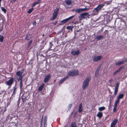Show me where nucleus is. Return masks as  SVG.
<instances>
[{
    "label": "nucleus",
    "instance_id": "36",
    "mask_svg": "<svg viewBox=\"0 0 127 127\" xmlns=\"http://www.w3.org/2000/svg\"><path fill=\"white\" fill-rule=\"evenodd\" d=\"M2 10L3 11L4 13H5L6 12V10L3 7H1Z\"/></svg>",
    "mask_w": 127,
    "mask_h": 127
},
{
    "label": "nucleus",
    "instance_id": "55",
    "mask_svg": "<svg viewBox=\"0 0 127 127\" xmlns=\"http://www.w3.org/2000/svg\"><path fill=\"white\" fill-rule=\"evenodd\" d=\"M3 40H0V42H3Z\"/></svg>",
    "mask_w": 127,
    "mask_h": 127
},
{
    "label": "nucleus",
    "instance_id": "27",
    "mask_svg": "<svg viewBox=\"0 0 127 127\" xmlns=\"http://www.w3.org/2000/svg\"><path fill=\"white\" fill-rule=\"evenodd\" d=\"M103 38V36L101 35H99L96 37V38L98 39H102Z\"/></svg>",
    "mask_w": 127,
    "mask_h": 127
},
{
    "label": "nucleus",
    "instance_id": "51",
    "mask_svg": "<svg viewBox=\"0 0 127 127\" xmlns=\"http://www.w3.org/2000/svg\"><path fill=\"white\" fill-rule=\"evenodd\" d=\"M30 118V116H28V119H29Z\"/></svg>",
    "mask_w": 127,
    "mask_h": 127
},
{
    "label": "nucleus",
    "instance_id": "48",
    "mask_svg": "<svg viewBox=\"0 0 127 127\" xmlns=\"http://www.w3.org/2000/svg\"><path fill=\"white\" fill-rule=\"evenodd\" d=\"M44 123V127H47V126L46 123H46Z\"/></svg>",
    "mask_w": 127,
    "mask_h": 127
},
{
    "label": "nucleus",
    "instance_id": "19",
    "mask_svg": "<svg viewBox=\"0 0 127 127\" xmlns=\"http://www.w3.org/2000/svg\"><path fill=\"white\" fill-rule=\"evenodd\" d=\"M40 0H38L36 2L32 4V7H34V6L36 5L37 4H38L40 2Z\"/></svg>",
    "mask_w": 127,
    "mask_h": 127
},
{
    "label": "nucleus",
    "instance_id": "2",
    "mask_svg": "<svg viewBox=\"0 0 127 127\" xmlns=\"http://www.w3.org/2000/svg\"><path fill=\"white\" fill-rule=\"evenodd\" d=\"M23 71L19 70L16 73V76L17 78L18 79V81H20V80H21L23 78V76L22 75Z\"/></svg>",
    "mask_w": 127,
    "mask_h": 127
},
{
    "label": "nucleus",
    "instance_id": "8",
    "mask_svg": "<svg viewBox=\"0 0 127 127\" xmlns=\"http://www.w3.org/2000/svg\"><path fill=\"white\" fill-rule=\"evenodd\" d=\"M118 122V120L116 118H114L111 124L110 127H115V126Z\"/></svg>",
    "mask_w": 127,
    "mask_h": 127
},
{
    "label": "nucleus",
    "instance_id": "40",
    "mask_svg": "<svg viewBox=\"0 0 127 127\" xmlns=\"http://www.w3.org/2000/svg\"><path fill=\"white\" fill-rule=\"evenodd\" d=\"M72 106V104H69L68 106V108L69 109H71V107Z\"/></svg>",
    "mask_w": 127,
    "mask_h": 127
},
{
    "label": "nucleus",
    "instance_id": "11",
    "mask_svg": "<svg viewBox=\"0 0 127 127\" xmlns=\"http://www.w3.org/2000/svg\"><path fill=\"white\" fill-rule=\"evenodd\" d=\"M50 78V75H48L45 76L44 80V82L45 83L47 82Z\"/></svg>",
    "mask_w": 127,
    "mask_h": 127
},
{
    "label": "nucleus",
    "instance_id": "49",
    "mask_svg": "<svg viewBox=\"0 0 127 127\" xmlns=\"http://www.w3.org/2000/svg\"><path fill=\"white\" fill-rule=\"evenodd\" d=\"M72 11H74L76 13V9H73L72 10Z\"/></svg>",
    "mask_w": 127,
    "mask_h": 127
},
{
    "label": "nucleus",
    "instance_id": "30",
    "mask_svg": "<svg viewBox=\"0 0 127 127\" xmlns=\"http://www.w3.org/2000/svg\"><path fill=\"white\" fill-rule=\"evenodd\" d=\"M33 10V8L30 9L28 11V12L29 13H31L32 12Z\"/></svg>",
    "mask_w": 127,
    "mask_h": 127
},
{
    "label": "nucleus",
    "instance_id": "23",
    "mask_svg": "<svg viewBox=\"0 0 127 127\" xmlns=\"http://www.w3.org/2000/svg\"><path fill=\"white\" fill-rule=\"evenodd\" d=\"M105 109V107H104L102 106L98 108V110L100 111H101L104 110Z\"/></svg>",
    "mask_w": 127,
    "mask_h": 127
},
{
    "label": "nucleus",
    "instance_id": "50",
    "mask_svg": "<svg viewBox=\"0 0 127 127\" xmlns=\"http://www.w3.org/2000/svg\"><path fill=\"white\" fill-rule=\"evenodd\" d=\"M113 81V80L112 79H111L109 81V82L110 83H111Z\"/></svg>",
    "mask_w": 127,
    "mask_h": 127
},
{
    "label": "nucleus",
    "instance_id": "21",
    "mask_svg": "<svg viewBox=\"0 0 127 127\" xmlns=\"http://www.w3.org/2000/svg\"><path fill=\"white\" fill-rule=\"evenodd\" d=\"M65 2L67 5H70L71 3V1L69 0H66Z\"/></svg>",
    "mask_w": 127,
    "mask_h": 127
},
{
    "label": "nucleus",
    "instance_id": "16",
    "mask_svg": "<svg viewBox=\"0 0 127 127\" xmlns=\"http://www.w3.org/2000/svg\"><path fill=\"white\" fill-rule=\"evenodd\" d=\"M103 115L102 113L100 112H99L97 114V116L99 118H100L102 117Z\"/></svg>",
    "mask_w": 127,
    "mask_h": 127
},
{
    "label": "nucleus",
    "instance_id": "29",
    "mask_svg": "<svg viewBox=\"0 0 127 127\" xmlns=\"http://www.w3.org/2000/svg\"><path fill=\"white\" fill-rule=\"evenodd\" d=\"M31 37V36L30 34H27L26 35V36L25 38V39L26 40H29L30 39Z\"/></svg>",
    "mask_w": 127,
    "mask_h": 127
},
{
    "label": "nucleus",
    "instance_id": "52",
    "mask_svg": "<svg viewBox=\"0 0 127 127\" xmlns=\"http://www.w3.org/2000/svg\"><path fill=\"white\" fill-rule=\"evenodd\" d=\"M6 84L7 85H8V81H7L6 82Z\"/></svg>",
    "mask_w": 127,
    "mask_h": 127
},
{
    "label": "nucleus",
    "instance_id": "47",
    "mask_svg": "<svg viewBox=\"0 0 127 127\" xmlns=\"http://www.w3.org/2000/svg\"><path fill=\"white\" fill-rule=\"evenodd\" d=\"M32 42V41L31 40L28 43V46H29L30 44H31Z\"/></svg>",
    "mask_w": 127,
    "mask_h": 127
},
{
    "label": "nucleus",
    "instance_id": "35",
    "mask_svg": "<svg viewBox=\"0 0 127 127\" xmlns=\"http://www.w3.org/2000/svg\"><path fill=\"white\" fill-rule=\"evenodd\" d=\"M99 72V71L96 70V72H95V76L96 77H97L98 75Z\"/></svg>",
    "mask_w": 127,
    "mask_h": 127
},
{
    "label": "nucleus",
    "instance_id": "13",
    "mask_svg": "<svg viewBox=\"0 0 127 127\" xmlns=\"http://www.w3.org/2000/svg\"><path fill=\"white\" fill-rule=\"evenodd\" d=\"M126 61H122L119 62H118L117 63H116V65H119L122 64H123L124 63V62H126Z\"/></svg>",
    "mask_w": 127,
    "mask_h": 127
},
{
    "label": "nucleus",
    "instance_id": "24",
    "mask_svg": "<svg viewBox=\"0 0 127 127\" xmlns=\"http://www.w3.org/2000/svg\"><path fill=\"white\" fill-rule=\"evenodd\" d=\"M76 127V124L75 122L72 123L70 126V127Z\"/></svg>",
    "mask_w": 127,
    "mask_h": 127
},
{
    "label": "nucleus",
    "instance_id": "14",
    "mask_svg": "<svg viewBox=\"0 0 127 127\" xmlns=\"http://www.w3.org/2000/svg\"><path fill=\"white\" fill-rule=\"evenodd\" d=\"M122 68V67H121L119 68L118 69L116 70L113 73V75H116L117 73L119 72Z\"/></svg>",
    "mask_w": 127,
    "mask_h": 127
},
{
    "label": "nucleus",
    "instance_id": "18",
    "mask_svg": "<svg viewBox=\"0 0 127 127\" xmlns=\"http://www.w3.org/2000/svg\"><path fill=\"white\" fill-rule=\"evenodd\" d=\"M68 21L67 19H65L61 21V23L60 24V25H62L64 24L65 23L67 22Z\"/></svg>",
    "mask_w": 127,
    "mask_h": 127
},
{
    "label": "nucleus",
    "instance_id": "38",
    "mask_svg": "<svg viewBox=\"0 0 127 127\" xmlns=\"http://www.w3.org/2000/svg\"><path fill=\"white\" fill-rule=\"evenodd\" d=\"M101 67V65H99V66L97 68V69L96 70L98 71H99V69H100V68Z\"/></svg>",
    "mask_w": 127,
    "mask_h": 127
},
{
    "label": "nucleus",
    "instance_id": "31",
    "mask_svg": "<svg viewBox=\"0 0 127 127\" xmlns=\"http://www.w3.org/2000/svg\"><path fill=\"white\" fill-rule=\"evenodd\" d=\"M120 83L117 82L116 83V86L115 88L118 89Z\"/></svg>",
    "mask_w": 127,
    "mask_h": 127
},
{
    "label": "nucleus",
    "instance_id": "15",
    "mask_svg": "<svg viewBox=\"0 0 127 127\" xmlns=\"http://www.w3.org/2000/svg\"><path fill=\"white\" fill-rule=\"evenodd\" d=\"M13 78H10L8 80V86L11 85L13 83Z\"/></svg>",
    "mask_w": 127,
    "mask_h": 127
},
{
    "label": "nucleus",
    "instance_id": "56",
    "mask_svg": "<svg viewBox=\"0 0 127 127\" xmlns=\"http://www.w3.org/2000/svg\"><path fill=\"white\" fill-rule=\"evenodd\" d=\"M11 70H10L9 71H11V70H12V68H11V69H10Z\"/></svg>",
    "mask_w": 127,
    "mask_h": 127
},
{
    "label": "nucleus",
    "instance_id": "3",
    "mask_svg": "<svg viewBox=\"0 0 127 127\" xmlns=\"http://www.w3.org/2000/svg\"><path fill=\"white\" fill-rule=\"evenodd\" d=\"M78 71L77 70L70 71L67 74L69 76H74L78 75Z\"/></svg>",
    "mask_w": 127,
    "mask_h": 127
},
{
    "label": "nucleus",
    "instance_id": "58",
    "mask_svg": "<svg viewBox=\"0 0 127 127\" xmlns=\"http://www.w3.org/2000/svg\"><path fill=\"white\" fill-rule=\"evenodd\" d=\"M16 0H11L12 1H15Z\"/></svg>",
    "mask_w": 127,
    "mask_h": 127
},
{
    "label": "nucleus",
    "instance_id": "44",
    "mask_svg": "<svg viewBox=\"0 0 127 127\" xmlns=\"http://www.w3.org/2000/svg\"><path fill=\"white\" fill-rule=\"evenodd\" d=\"M16 92V89L14 88L13 90V94H15Z\"/></svg>",
    "mask_w": 127,
    "mask_h": 127
},
{
    "label": "nucleus",
    "instance_id": "57",
    "mask_svg": "<svg viewBox=\"0 0 127 127\" xmlns=\"http://www.w3.org/2000/svg\"><path fill=\"white\" fill-rule=\"evenodd\" d=\"M11 70H10L9 71H11V70H12V68H11V69H10Z\"/></svg>",
    "mask_w": 127,
    "mask_h": 127
},
{
    "label": "nucleus",
    "instance_id": "25",
    "mask_svg": "<svg viewBox=\"0 0 127 127\" xmlns=\"http://www.w3.org/2000/svg\"><path fill=\"white\" fill-rule=\"evenodd\" d=\"M22 98L23 102H25L27 100V97H25L24 96H22Z\"/></svg>",
    "mask_w": 127,
    "mask_h": 127
},
{
    "label": "nucleus",
    "instance_id": "61",
    "mask_svg": "<svg viewBox=\"0 0 127 127\" xmlns=\"http://www.w3.org/2000/svg\"><path fill=\"white\" fill-rule=\"evenodd\" d=\"M66 127V126H65L64 127Z\"/></svg>",
    "mask_w": 127,
    "mask_h": 127
},
{
    "label": "nucleus",
    "instance_id": "60",
    "mask_svg": "<svg viewBox=\"0 0 127 127\" xmlns=\"http://www.w3.org/2000/svg\"><path fill=\"white\" fill-rule=\"evenodd\" d=\"M110 104H111V103L110 102Z\"/></svg>",
    "mask_w": 127,
    "mask_h": 127
},
{
    "label": "nucleus",
    "instance_id": "33",
    "mask_svg": "<svg viewBox=\"0 0 127 127\" xmlns=\"http://www.w3.org/2000/svg\"><path fill=\"white\" fill-rule=\"evenodd\" d=\"M74 15H72L67 19L68 21L69 20L72 19V18H73L74 17Z\"/></svg>",
    "mask_w": 127,
    "mask_h": 127
},
{
    "label": "nucleus",
    "instance_id": "43",
    "mask_svg": "<svg viewBox=\"0 0 127 127\" xmlns=\"http://www.w3.org/2000/svg\"><path fill=\"white\" fill-rule=\"evenodd\" d=\"M82 111V108H79L78 111L79 113L81 112Z\"/></svg>",
    "mask_w": 127,
    "mask_h": 127
},
{
    "label": "nucleus",
    "instance_id": "42",
    "mask_svg": "<svg viewBox=\"0 0 127 127\" xmlns=\"http://www.w3.org/2000/svg\"><path fill=\"white\" fill-rule=\"evenodd\" d=\"M78 18L79 19V20L80 21L82 19H83V18H81V16L80 15V16L78 17Z\"/></svg>",
    "mask_w": 127,
    "mask_h": 127
},
{
    "label": "nucleus",
    "instance_id": "5",
    "mask_svg": "<svg viewBox=\"0 0 127 127\" xmlns=\"http://www.w3.org/2000/svg\"><path fill=\"white\" fill-rule=\"evenodd\" d=\"M80 15L81 16V18H83L84 19H85L88 18H89V16L90 15L88 13L84 12L81 14Z\"/></svg>",
    "mask_w": 127,
    "mask_h": 127
},
{
    "label": "nucleus",
    "instance_id": "45",
    "mask_svg": "<svg viewBox=\"0 0 127 127\" xmlns=\"http://www.w3.org/2000/svg\"><path fill=\"white\" fill-rule=\"evenodd\" d=\"M82 103H80V104L79 108H82Z\"/></svg>",
    "mask_w": 127,
    "mask_h": 127
},
{
    "label": "nucleus",
    "instance_id": "17",
    "mask_svg": "<svg viewBox=\"0 0 127 127\" xmlns=\"http://www.w3.org/2000/svg\"><path fill=\"white\" fill-rule=\"evenodd\" d=\"M124 96V95L123 94H120L118 96L117 98L120 100V99H122Z\"/></svg>",
    "mask_w": 127,
    "mask_h": 127
},
{
    "label": "nucleus",
    "instance_id": "39",
    "mask_svg": "<svg viewBox=\"0 0 127 127\" xmlns=\"http://www.w3.org/2000/svg\"><path fill=\"white\" fill-rule=\"evenodd\" d=\"M101 67V65H99V66L97 68V69L96 70L98 71H99V69H100V68Z\"/></svg>",
    "mask_w": 127,
    "mask_h": 127
},
{
    "label": "nucleus",
    "instance_id": "59",
    "mask_svg": "<svg viewBox=\"0 0 127 127\" xmlns=\"http://www.w3.org/2000/svg\"><path fill=\"white\" fill-rule=\"evenodd\" d=\"M1 0H0V2L1 1Z\"/></svg>",
    "mask_w": 127,
    "mask_h": 127
},
{
    "label": "nucleus",
    "instance_id": "20",
    "mask_svg": "<svg viewBox=\"0 0 127 127\" xmlns=\"http://www.w3.org/2000/svg\"><path fill=\"white\" fill-rule=\"evenodd\" d=\"M44 84H42V85H41L38 88V91H41L42 90L44 86Z\"/></svg>",
    "mask_w": 127,
    "mask_h": 127
},
{
    "label": "nucleus",
    "instance_id": "12",
    "mask_svg": "<svg viewBox=\"0 0 127 127\" xmlns=\"http://www.w3.org/2000/svg\"><path fill=\"white\" fill-rule=\"evenodd\" d=\"M68 78V76H66L62 79L59 82V84H62L66 79H67Z\"/></svg>",
    "mask_w": 127,
    "mask_h": 127
},
{
    "label": "nucleus",
    "instance_id": "34",
    "mask_svg": "<svg viewBox=\"0 0 127 127\" xmlns=\"http://www.w3.org/2000/svg\"><path fill=\"white\" fill-rule=\"evenodd\" d=\"M20 88L21 89L22 88V79L21 80H20Z\"/></svg>",
    "mask_w": 127,
    "mask_h": 127
},
{
    "label": "nucleus",
    "instance_id": "6",
    "mask_svg": "<svg viewBox=\"0 0 127 127\" xmlns=\"http://www.w3.org/2000/svg\"><path fill=\"white\" fill-rule=\"evenodd\" d=\"M59 11L58 8H56L54 11V12L53 14L52 20L55 19L57 17L58 13Z\"/></svg>",
    "mask_w": 127,
    "mask_h": 127
},
{
    "label": "nucleus",
    "instance_id": "53",
    "mask_svg": "<svg viewBox=\"0 0 127 127\" xmlns=\"http://www.w3.org/2000/svg\"><path fill=\"white\" fill-rule=\"evenodd\" d=\"M43 117L42 116V119L41 120V122H42V120H43Z\"/></svg>",
    "mask_w": 127,
    "mask_h": 127
},
{
    "label": "nucleus",
    "instance_id": "4",
    "mask_svg": "<svg viewBox=\"0 0 127 127\" xmlns=\"http://www.w3.org/2000/svg\"><path fill=\"white\" fill-rule=\"evenodd\" d=\"M104 5V4H99L94 9V10L98 14V12L101 9Z\"/></svg>",
    "mask_w": 127,
    "mask_h": 127
},
{
    "label": "nucleus",
    "instance_id": "37",
    "mask_svg": "<svg viewBox=\"0 0 127 127\" xmlns=\"http://www.w3.org/2000/svg\"><path fill=\"white\" fill-rule=\"evenodd\" d=\"M47 116H45L44 118V120L43 122L45 123H46V121L47 120Z\"/></svg>",
    "mask_w": 127,
    "mask_h": 127
},
{
    "label": "nucleus",
    "instance_id": "41",
    "mask_svg": "<svg viewBox=\"0 0 127 127\" xmlns=\"http://www.w3.org/2000/svg\"><path fill=\"white\" fill-rule=\"evenodd\" d=\"M3 36L1 35H0V40H3Z\"/></svg>",
    "mask_w": 127,
    "mask_h": 127
},
{
    "label": "nucleus",
    "instance_id": "26",
    "mask_svg": "<svg viewBox=\"0 0 127 127\" xmlns=\"http://www.w3.org/2000/svg\"><path fill=\"white\" fill-rule=\"evenodd\" d=\"M120 101V100L118 99L116 101L114 104V105H115L117 106V104L119 103Z\"/></svg>",
    "mask_w": 127,
    "mask_h": 127
},
{
    "label": "nucleus",
    "instance_id": "46",
    "mask_svg": "<svg viewBox=\"0 0 127 127\" xmlns=\"http://www.w3.org/2000/svg\"><path fill=\"white\" fill-rule=\"evenodd\" d=\"M36 23L35 21H34L33 23V26H35L36 25Z\"/></svg>",
    "mask_w": 127,
    "mask_h": 127
},
{
    "label": "nucleus",
    "instance_id": "32",
    "mask_svg": "<svg viewBox=\"0 0 127 127\" xmlns=\"http://www.w3.org/2000/svg\"><path fill=\"white\" fill-rule=\"evenodd\" d=\"M117 107V106L114 105V106L113 111L115 112L116 111V109Z\"/></svg>",
    "mask_w": 127,
    "mask_h": 127
},
{
    "label": "nucleus",
    "instance_id": "10",
    "mask_svg": "<svg viewBox=\"0 0 127 127\" xmlns=\"http://www.w3.org/2000/svg\"><path fill=\"white\" fill-rule=\"evenodd\" d=\"M71 54L73 55H78L80 54V51L79 50L76 51H73L71 52Z\"/></svg>",
    "mask_w": 127,
    "mask_h": 127
},
{
    "label": "nucleus",
    "instance_id": "54",
    "mask_svg": "<svg viewBox=\"0 0 127 127\" xmlns=\"http://www.w3.org/2000/svg\"><path fill=\"white\" fill-rule=\"evenodd\" d=\"M50 45H52V43L51 42H50Z\"/></svg>",
    "mask_w": 127,
    "mask_h": 127
},
{
    "label": "nucleus",
    "instance_id": "7",
    "mask_svg": "<svg viewBox=\"0 0 127 127\" xmlns=\"http://www.w3.org/2000/svg\"><path fill=\"white\" fill-rule=\"evenodd\" d=\"M88 9V8H78L76 9V13H81L83 12L86 11Z\"/></svg>",
    "mask_w": 127,
    "mask_h": 127
},
{
    "label": "nucleus",
    "instance_id": "22",
    "mask_svg": "<svg viewBox=\"0 0 127 127\" xmlns=\"http://www.w3.org/2000/svg\"><path fill=\"white\" fill-rule=\"evenodd\" d=\"M73 28V26H68L67 28L66 29L69 30H71V31L72 30V29Z\"/></svg>",
    "mask_w": 127,
    "mask_h": 127
},
{
    "label": "nucleus",
    "instance_id": "28",
    "mask_svg": "<svg viewBox=\"0 0 127 127\" xmlns=\"http://www.w3.org/2000/svg\"><path fill=\"white\" fill-rule=\"evenodd\" d=\"M118 89L115 88L114 95L115 96L117 93Z\"/></svg>",
    "mask_w": 127,
    "mask_h": 127
},
{
    "label": "nucleus",
    "instance_id": "9",
    "mask_svg": "<svg viewBox=\"0 0 127 127\" xmlns=\"http://www.w3.org/2000/svg\"><path fill=\"white\" fill-rule=\"evenodd\" d=\"M102 57L101 56H95L93 57V60L94 61L96 62L101 59Z\"/></svg>",
    "mask_w": 127,
    "mask_h": 127
},
{
    "label": "nucleus",
    "instance_id": "1",
    "mask_svg": "<svg viewBox=\"0 0 127 127\" xmlns=\"http://www.w3.org/2000/svg\"><path fill=\"white\" fill-rule=\"evenodd\" d=\"M90 80V77H87L85 80L83 81V83L82 89L85 90L88 86L89 82Z\"/></svg>",
    "mask_w": 127,
    "mask_h": 127
}]
</instances>
